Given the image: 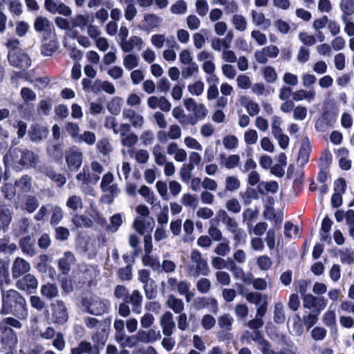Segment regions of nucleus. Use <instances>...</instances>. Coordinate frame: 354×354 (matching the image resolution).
I'll return each instance as SVG.
<instances>
[{"label":"nucleus","instance_id":"42","mask_svg":"<svg viewBox=\"0 0 354 354\" xmlns=\"http://www.w3.org/2000/svg\"><path fill=\"white\" fill-rule=\"evenodd\" d=\"M232 24L234 28L238 31L243 32L247 29V19L241 15H234L232 19Z\"/></svg>","mask_w":354,"mask_h":354},{"label":"nucleus","instance_id":"4","mask_svg":"<svg viewBox=\"0 0 354 354\" xmlns=\"http://www.w3.org/2000/svg\"><path fill=\"white\" fill-rule=\"evenodd\" d=\"M190 259L193 265L189 266V275L198 277L199 275H207L209 273V267L207 261L203 259L201 253L194 250L191 252Z\"/></svg>","mask_w":354,"mask_h":354},{"label":"nucleus","instance_id":"54","mask_svg":"<svg viewBox=\"0 0 354 354\" xmlns=\"http://www.w3.org/2000/svg\"><path fill=\"white\" fill-rule=\"evenodd\" d=\"M122 223V216L120 214H115L110 218V223L106 228L111 232H115Z\"/></svg>","mask_w":354,"mask_h":354},{"label":"nucleus","instance_id":"63","mask_svg":"<svg viewBox=\"0 0 354 354\" xmlns=\"http://www.w3.org/2000/svg\"><path fill=\"white\" fill-rule=\"evenodd\" d=\"M340 8L344 12L342 15H351L354 13V0H342Z\"/></svg>","mask_w":354,"mask_h":354},{"label":"nucleus","instance_id":"13","mask_svg":"<svg viewBox=\"0 0 354 354\" xmlns=\"http://www.w3.org/2000/svg\"><path fill=\"white\" fill-rule=\"evenodd\" d=\"M193 306L197 310L208 308L214 314H216L218 310V301L214 297H198L194 299Z\"/></svg>","mask_w":354,"mask_h":354},{"label":"nucleus","instance_id":"14","mask_svg":"<svg viewBox=\"0 0 354 354\" xmlns=\"http://www.w3.org/2000/svg\"><path fill=\"white\" fill-rule=\"evenodd\" d=\"M38 281L35 277L31 274H27L16 282V287L20 290L32 293L37 289Z\"/></svg>","mask_w":354,"mask_h":354},{"label":"nucleus","instance_id":"9","mask_svg":"<svg viewBox=\"0 0 354 354\" xmlns=\"http://www.w3.org/2000/svg\"><path fill=\"white\" fill-rule=\"evenodd\" d=\"M118 131L120 135V141L123 146L133 147L138 142V136L131 132V126L129 124H121Z\"/></svg>","mask_w":354,"mask_h":354},{"label":"nucleus","instance_id":"17","mask_svg":"<svg viewBox=\"0 0 354 354\" xmlns=\"http://www.w3.org/2000/svg\"><path fill=\"white\" fill-rule=\"evenodd\" d=\"M30 270V263L25 259L17 257L15 259L12 266V275L14 279H17Z\"/></svg>","mask_w":354,"mask_h":354},{"label":"nucleus","instance_id":"49","mask_svg":"<svg viewBox=\"0 0 354 354\" xmlns=\"http://www.w3.org/2000/svg\"><path fill=\"white\" fill-rule=\"evenodd\" d=\"M123 100L121 97L113 98L107 104L108 111L113 115H118L121 111Z\"/></svg>","mask_w":354,"mask_h":354},{"label":"nucleus","instance_id":"44","mask_svg":"<svg viewBox=\"0 0 354 354\" xmlns=\"http://www.w3.org/2000/svg\"><path fill=\"white\" fill-rule=\"evenodd\" d=\"M221 164L223 165L227 169H232L236 167L240 162V157L239 155L233 154L227 157L222 156Z\"/></svg>","mask_w":354,"mask_h":354},{"label":"nucleus","instance_id":"30","mask_svg":"<svg viewBox=\"0 0 354 354\" xmlns=\"http://www.w3.org/2000/svg\"><path fill=\"white\" fill-rule=\"evenodd\" d=\"M35 240L30 236H27L20 240L19 245L22 252L30 257L35 254Z\"/></svg>","mask_w":354,"mask_h":354},{"label":"nucleus","instance_id":"29","mask_svg":"<svg viewBox=\"0 0 354 354\" xmlns=\"http://www.w3.org/2000/svg\"><path fill=\"white\" fill-rule=\"evenodd\" d=\"M142 295L138 290H133L131 295H128L126 303H129L133 306V311L137 314L141 313Z\"/></svg>","mask_w":354,"mask_h":354},{"label":"nucleus","instance_id":"51","mask_svg":"<svg viewBox=\"0 0 354 354\" xmlns=\"http://www.w3.org/2000/svg\"><path fill=\"white\" fill-rule=\"evenodd\" d=\"M340 261L343 263L352 264L354 263V251L351 248H344L339 252Z\"/></svg>","mask_w":354,"mask_h":354},{"label":"nucleus","instance_id":"40","mask_svg":"<svg viewBox=\"0 0 354 354\" xmlns=\"http://www.w3.org/2000/svg\"><path fill=\"white\" fill-rule=\"evenodd\" d=\"M224 185L226 191L234 192L241 187V181L236 176H227L225 178Z\"/></svg>","mask_w":354,"mask_h":354},{"label":"nucleus","instance_id":"58","mask_svg":"<svg viewBox=\"0 0 354 354\" xmlns=\"http://www.w3.org/2000/svg\"><path fill=\"white\" fill-rule=\"evenodd\" d=\"M118 344L123 348L129 347L133 348L137 346L138 344V340L136 335H133L128 336L127 334H124V338L121 341H117Z\"/></svg>","mask_w":354,"mask_h":354},{"label":"nucleus","instance_id":"23","mask_svg":"<svg viewBox=\"0 0 354 354\" xmlns=\"http://www.w3.org/2000/svg\"><path fill=\"white\" fill-rule=\"evenodd\" d=\"M252 23L258 27H261L263 30H267L271 26V20L267 19L265 15L257 10H252L250 12Z\"/></svg>","mask_w":354,"mask_h":354},{"label":"nucleus","instance_id":"46","mask_svg":"<svg viewBox=\"0 0 354 354\" xmlns=\"http://www.w3.org/2000/svg\"><path fill=\"white\" fill-rule=\"evenodd\" d=\"M234 322L233 317L229 314H223L218 319V324L219 327L223 330L229 331L232 328V324Z\"/></svg>","mask_w":354,"mask_h":354},{"label":"nucleus","instance_id":"3","mask_svg":"<svg viewBox=\"0 0 354 354\" xmlns=\"http://www.w3.org/2000/svg\"><path fill=\"white\" fill-rule=\"evenodd\" d=\"M83 308L88 313L94 315H101L108 312L109 302L102 299L97 296L89 295L82 299Z\"/></svg>","mask_w":354,"mask_h":354},{"label":"nucleus","instance_id":"36","mask_svg":"<svg viewBox=\"0 0 354 354\" xmlns=\"http://www.w3.org/2000/svg\"><path fill=\"white\" fill-rule=\"evenodd\" d=\"M15 186L18 191L28 193L32 187V178L28 175H24L19 180L15 181Z\"/></svg>","mask_w":354,"mask_h":354},{"label":"nucleus","instance_id":"53","mask_svg":"<svg viewBox=\"0 0 354 354\" xmlns=\"http://www.w3.org/2000/svg\"><path fill=\"white\" fill-rule=\"evenodd\" d=\"M310 152V146L308 141L304 142L300 148L298 160L301 162V164H305L308 161V157Z\"/></svg>","mask_w":354,"mask_h":354},{"label":"nucleus","instance_id":"47","mask_svg":"<svg viewBox=\"0 0 354 354\" xmlns=\"http://www.w3.org/2000/svg\"><path fill=\"white\" fill-rule=\"evenodd\" d=\"M205 89V84L202 80H197L187 86L189 93L194 96H201Z\"/></svg>","mask_w":354,"mask_h":354},{"label":"nucleus","instance_id":"48","mask_svg":"<svg viewBox=\"0 0 354 354\" xmlns=\"http://www.w3.org/2000/svg\"><path fill=\"white\" fill-rule=\"evenodd\" d=\"M12 216V209L10 206L0 205V221L3 225H8Z\"/></svg>","mask_w":354,"mask_h":354},{"label":"nucleus","instance_id":"60","mask_svg":"<svg viewBox=\"0 0 354 354\" xmlns=\"http://www.w3.org/2000/svg\"><path fill=\"white\" fill-rule=\"evenodd\" d=\"M142 263L145 266H149L154 270H158L160 268V261L153 258L150 254H145L142 257Z\"/></svg>","mask_w":354,"mask_h":354},{"label":"nucleus","instance_id":"15","mask_svg":"<svg viewBox=\"0 0 354 354\" xmlns=\"http://www.w3.org/2000/svg\"><path fill=\"white\" fill-rule=\"evenodd\" d=\"M202 161L201 156L196 151H192L189 156V164L184 165L180 170V174L183 179L185 177H190L192 171L195 166L201 165Z\"/></svg>","mask_w":354,"mask_h":354},{"label":"nucleus","instance_id":"2","mask_svg":"<svg viewBox=\"0 0 354 354\" xmlns=\"http://www.w3.org/2000/svg\"><path fill=\"white\" fill-rule=\"evenodd\" d=\"M21 323L17 319L9 317L3 319L0 322V331L1 333V339L5 345V348L8 346L15 348L17 344V335L11 327L21 328Z\"/></svg>","mask_w":354,"mask_h":354},{"label":"nucleus","instance_id":"27","mask_svg":"<svg viewBox=\"0 0 354 354\" xmlns=\"http://www.w3.org/2000/svg\"><path fill=\"white\" fill-rule=\"evenodd\" d=\"M75 258L71 252H66L58 261L59 268L63 274H67L70 272L73 266L75 263Z\"/></svg>","mask_w":354,"mask_h":354},{"label":"nucleus","instance_id":"56","mask_svg":"<svg viewBox=\"0 0 354 354\" xmlns=\"http://www.w3.org/2000/svg\"><path fill=\"white\" fill-rule=\"evenodd\" d=\"M258 133L255 129H249L243 134V140L247 145H253L257 142Z\"/></svg>","mask_w":354,"mask_h":354},{"label":"nucleus","instance_id":"8","mask_svg":"<svg viewBox=\"0 0 354 354\" xmlns=\"http://www.w3.org/2000/svg\"><path fill=\"white\" fill-rule=\"evenodd\" d=\"M113 175L108 172L103 176L100 184L102 192L111 194V196H105L103 198L105 202L109 203H111L113 201L114 197L119 192L117 185L113 183Z\"/></svg>","mask_w":354,"mask_h":354},{"label":"nucleus","instance_id":"55","mask_svg":"<svg viewBox=\"0 0 354 354\" xmlns=\"http://www.w3.org/2000/svg\"><path fill=\"white\" fill-rule=\"evenodd\" d=\"M263 75L264 80L268 83H274L278 78L276 70L270 66L263 68Z\"/></svg>","mask_w":354,"mask_h":354},{"label":"nucleus","instance_id":"22","mask_svg":"<svg viewBox=\"0 0 354 354\" xmlns=\"http://www.w3.org/2000/svg\"><path fill=\"white\" fill-rule=\"evenodd\" d=\"M162 19L159 16L153 13H146L144 15L142 30L146 32H151L158 28Z\"/></svg>","mask_w":354,"mask_h":354},{"label":"nucleus","instance_id":"11","mask_svg":"<svg viewBox=\"0 0 354 354\" xmlns=\"http://www.w3.org/2000/svg\"><path fill=\"white\" fill-rule=\"evenodd\" d=\"M82 153L77 148H71L66 152V161L71 171H77L82 164Z\"/></svg>","mask_w":354,"mask_h":354},{"label":"nucleus","instance_id":"26","mask_svg":"<svg viewBox=\"0 0 354 354\" xmlns=\"http://www.w3.org/2000/svg\"><path fill=\"white\" fill-rule=\"evenodd\" d=\"M167 153L169 156H173L174 159L177 162H184L187 158V151L180 148L176 142H170L167 147Z\"/></svg>","mask_w":354,"mask_h":354},{"label":"nucleus","instance_id":"38","mask_svg":"<svg viewBox=\"0 0 354 354\" xmlns=\"http://www.w3.org/2000/svg\"><path fill=\"white\" fill-rule=\"evenodd\" d=\"M167 305L175 313H181L184 310V303L183 300L172 295L168 296Z\"/></svg>","mask_w":354,"mask_h":354},{"label":"nucleus","instance_id":"21","mask_svg":"<svg viewBox=\"0 0 354 354\" xmlns=\"http://www.w3.org/2000/svg\"><path fill=\"white\" fill-rule=\"evenodd\" d=\"M148 106L152 109H156L159 108L162 111L169 112L171 108V104L165 97H158L156 95L151 96L147 100Z\"/></svg>","mask_w":354,"mask_h":354},{"label":"nucleus","instance_id":"18","mask_svg":"<svg viewBox=\"0 0 354 354\" xmlns=\"http://www.w3.org/2000/svg\"><path fill=\"white\" fill-rule=\"evenodd\" d=\"M239 102L242 107L245 108L249 115L254 116L259 114L260 106L259 104L254 101L250 96H239Z\"/></svg>","mask_w":354,"mask_h":354},{"label":"nucleus","instance_id":"45","mask_svg":"<svg viewBox=\"0 0 354 354\" xmlns=\"http://www.w3.org/2000/svg\"><path fill=\"white\" fill-rule=\"evenodd\" d=\"M139 57L134 54H128L123 58V65L128 71L136 68L139 64Z\"/></svg>","mask_w":354,"mask_h":354},{"label":"nucleus","instance_id":"62","mask_svg":"<svg viewBox=\"0 0 354 354\" xmlns=\"http://www.w3.org/2000/svg\"><path fill=\"white\" fill-rule=\"evenodd\" d=\"M212 286V283L209 279L207 278L200 279L196 284L198 291L202 294L207 293Z\"/></svg>","mask_w":354,"mask_h":354},{"label":"nucleus","instance_id":"31","mask_svg":"<svg viewBox=\"0 0 354 354\" xmlns=\"http://www.w3.org/2000/svg\"><path fill=\"white\" fill-rule=\"evenodd\" d=\"M258 214V210L252 208H247L243 212V221L246 223L250 234L252 231V224L257 219Z\"/></svg>","mask_w":354,"mask_h":354},{"label":"nucleus","instance_id":"33","mask_svg":"<svg viewBox=\"0 0 354 354\" xmlns=\"http://www.w3.org/2000/svg\"><path fill=\"white\" fill-rule=\"evenodd\" d=\"M11 282L9 274V263L0 259V288L8 286Z\"/></svg>","mask_w":354,"mask_h":354},{"label":"nucleus","instance_id":"41","mask_svg":"<svg viewBox=\"0 0 354 354\" xmlns=\"http://www.w3.org/2000/svg\"><path fill=\"white\" fill-rule=\"evenodd\" d=\"M41 294L48 298L53 299L58 296V288L56 285L52 283H47L46 285H43L41 287Z\"/></svg>","mask_w":354,"mask_h":354},{"label":"nucleus","instance_id":"28","mask_svg":"<svg viewBox=\"0 0 354 354\" xmlns=\"http://www.w3.org/2000/svg\"><path fill=\"white\" fill-rule=\"evenodd\" d=\"M292 100L296 102L306 100L308 102H312L316 97L315 89L305 90L299 89L292 93Z\"/></svg>","mask_w":354,"mask_h":354},{"label":"nucleus","instance_id":"20","mask_svg":"<svg viewBox=\"0 0 354 354\" xmlns=\"http://www.w3.org/2000/svg\"><path fill=\"white\" fill-rule=\"evenodd\" d=\"M57 41L55 39V34L53 36H44L42 39L41 54L44 56H51L57 49Z\"/></svg>","mask_w":354,"mask_h":354},{"label":"nucleus","instance_id":"24","mask_svg":"<svg viewBox=\"0 0 354 354\" xmlns=\"http://www.w3.org/2000/svg\"><path fill=\"white\" fill-rule=\"evenodd\" d=\"M19 319H26L28 317V310L25 298L23 297L10 309V313Z\"/></svg>","mask_w":354,"mask_h":354},{"label":"nucleus","instance_id":"39","mask_svg":"<svg viewBox=\"0 0 354 354\" xmlns=\"http://www.w3.org/2000/svg\"><path fill=\"white\" fill-rule=\"evenodd\" d=\"M152 153L154 158L155 162L159 166H163L167 160V157L162 147L158 145L153 147Z\"/></svg>","mask_w":354,"mask_h":354},{"label":"nucleus","instance_id":"61","mask_svg":"<svg viewBox=\"0 0 354 354\" xmlns=\"http://www.w3.org/2000/svg\"><path fill=\"white\" fill-rule=\"evenodd\" d=\"M187 6L185 1H177L170 7V11L175 15H183L187 12Z\"/></svg>","mask_w":354,"mask_h":354},{"label":"nucleus","instance_id":"10","mask_svg":"<svg viewBox=\"0 0 354 354\" xmlns=\"http://www.w3.org/2000/svg\"><path fill=\"white\" fill-rule=\"evenodd\" d=\"M10 63L16 67L26 68L30 66L31 62L28 55L22 50L10 51L8 55Z\"/></svg>","mask_w":354,"mask_h":354},{"label":"nucleus","instance_id":"64","mask_svg":"<svg viewBox=\"0 0 354 354\" xmlns=\"http://www.w3.org/2000/svg\"><path fill=\"white\" fill-rule=\"evenodd\" d=\"M341 19L344 24V30L348 37L354 36V22L346 15H342Z\"/></svg>","mask_w":354,"mask_h":354},{"label":"nucleus","instance_id":"32","mask_svg":"<svg viewBox=\"0 0 354 354\" xmlns=\"http://www.w3.org/2000/svg\"><path fill=\"white\" fill-rule=\"evenodd\" d=\"M76 178L83 185H88L89 183H96L99 180L100 176L98 175H91L89 173L88 168L84 166L82 171L76 176Z\"/></svg>","mask_w":354,"mask_h":354},{"label":"nucleus","instance_id":"34","mask_svg":"<svg viewBox=\"0 0 354 354\" xmlns=\"http://www.w3.org/2000/svg\"><path fill=\"white\" fill-rule=\"evenodd\" d=\"M279 189V185L276 181L264 182L262 181L257 185L258 192L263 195L268 193L275 194Z\"/></svg>","mask_w":354,"mask_h":354},{"label":"nucleus","instance_id":"16","mask_svg":"<svg viewBox=\"0 0 354 354\" xmlns=\"http://www.w3.org/2000/svg\"><path fill=\"white\" fill-rule=\"evenodd\" d=\"M160 325L165 336H171L175 328L173 314L167 311L160 318Z\"/></svg>","mask_w":354,"mask_h":354},{"label":"nucleus","instance_id":"25","mask_svg":"<svg viewBox=\"0 0 354 354\" xmlns=\"http://www.w3.org/2000/svg\"><path fill=\"white\" fill-rule=\"evenodd\" d=\"M144 40L140 37L133 35L127 41L120 42V46L125 53H129L134 48L141 50L143 47Z\"/></svg>","mask_w":354,"mask_h":354},{"label":"nucleus","instance_id":"43","mask_svg":"<svg viewBox=\"0 0 354 354\" xmlns=\"http://www.w3.org/2000/svg\"><path fill=\"white\" fill-rule=\"evenodd\" d=\"M199 71L198 65L196 63L186 64L181 70V75L184 80H187L196 75Z\"/></svg>","mask_w":354,"mask_h":354},{"label":"nucleus","instance_id":"1","mask_svg":"<svg viewBox=\"0 0 354 354\" xmlns=\"http://www.w3.org/2000/svg\"><path fill=\"white\" fill-rule=\"evenodd\" d=\"M37 162V155L28 149H10L3 156L6 171L10 168L17 171L23 169L32 168Z\"/></svg>","mask_w":354,"mask_h":354},{"label":"nucleus","instance_id":"12","mask_svg":"<svg viewBox=\"0 0 354 354\" xmlns=\"http://www.w3.org/2000/svg\"><path fill=\"white\" fill-rule=\"evenodd\" d=\"M228 232L233 234V240L234 245L237 247L241 243H244L246 239V234L245 231L240 228L238 222L235 218L231 219L225 224Z\"/></svg>","mask_w":354,"mask_h":354},{"label":"nucleus","instance_id":"6","mask_svg":"<svg viewBox=\"0 0 354 354\" xmlns=\"http://www.w3.org/2000/svg\"><path fill=\"white\" fill-rule=\"evenodd\" d=\"M2 297V307L0 310L1 315H8L13 306L21 299L23 296L17 290L13 289L6 290V286L1 288Z\"/></svg>","mask_w":354,"mask_h":354},{"label":"nucleus","instance_id":"5","mask_svg":"<svg viewBox=\"0 0 354 354\" xmlns=\"http://www.w3.org/2000/svg\"><path fill=\"white\" fill-rule=\"evenodd\" d=\"M184 106L186 109L194 113V117L190 120L192 125H195L198 121L204 120L207 115V109L204 104H197L192 97L184 100Z\"/></svg>","mask_w":354,"mask_h":354},{"label":"nucleus","instance_id":"7","mask_svg":"<svg viewBox=\"0 0 354 354\" xmlns=\"http://www.w3.org/2000/svg\"><path fill=\"white\" fill-rule=\"evenodd\" d=\"M51 319L55 324L62 325L68 319V313L64 303L57 300L50 304Z\"/></svg>","mask_w":354,"mask_h":354},{"label":"nucleus","instance_id":"57","mask_svg":"<svg viewBox=\"0 0 354 354\" xmlns=\"http://www.w3.org/2000/svg\"><path fill=\"white\" fill-rule=\"evenodd\" d=\"M115 330V337L116 341H121L126 334L124 330V322L122 319H115L113 324Z\"/></svg>","mask_w":354,"mask_h":354},{"label":"nucleus","instance_id":"19","mask_svg":"<svg viewBox=\"0 0 354 354\" xmlns=\"http://www.w3.org/2000/svg\"><path fill=\"white\" fill-rule=\"evenodd\" d=\"M34 28L37 32H44L45 36H53L54 26L53 24L44 17H37L34 23Z\"/></svg>","mask_w":354,"mask_h":354},{"label":"nucleus","instance_id":"37","mask_svg":"<svg viewBox=\"0 0 354 354\" xmlns=\"http://www.w3.org/2000/svg\"><path fill=\"white\" fill-rule=\"evenodd\" d=\"M39 205V203L35 196L27 195L24 198L21 209L26 210L29 213H32L37 209Z\"/></svg>","mask_w":354,"mask_h":354},{"label":"nucleus","instance_id":"50","mask_svg":"<svg viewBox=\"0 0 354 354\" xmlns=\"http://www.w3.org/2000/svg\"><path fill=\"white\" fill-rule=\"evenodd\" d=\"M72 221L77 227H90L93 225V221L84 215H75Z\"/></svg>","mask_w":354,"mask_h":354},{"label":"nucleus","instance_id":"52","mask_svg":"<svg viewBox=\"0 0 354 354\" xmlns=\"http://www.w3.org/2000/svg\"><path fill=\"white\" fill-rule=\"evenodd\" d=\"M246 300L257 306L262 304H266L267 301V297L258 292H250L245 296Z\"/></svg>","mask_w":354,"mask_h":354},{"label":"nucleus","instance_id":"59","mask_svg":"<svg viewBox=\"0 0 354 354\" xmlns=\"http://www.w3.org/2000/svg\"><path fill=\"white\" fill-rule=\"evenodd\" d=\"M211 48L215 51H221L222 49L224 50L230 47L223 38L214 37L211 40Z\"/></svg>","mask_w":354,"mask_h":354},{"label":"nucleus","instance_id":"35","mask_svg":"<svg viewBox=\"0 0 354 354\" xmlns=\"http://www.w3.org/2000/svg\"><path fill=\"white\" fill-rule=\"evenodd\" d=\"M48 130L45 127L39 125L33 126L30 131V137L31 140L37 142L47 137Z\"/></svg>","mask_w":354,"mask_h":354}]
</instances>
